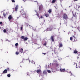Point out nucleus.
Instances as JSON below:
<instances>
[{
    "mask_svg": "<svg viewBox=\"0 0 80 80\" xmlns=\"http://www.w3.org/2000/svg\"><path fill=\"white\" fill-rule=\"evenodd\" d=\"M21 15H22V16L24 18H27V17H28V15L27 14V13H25L24 11H22L21 12Z\"/></svg>",
    "mask_w": 80,
    "mask_h": 80,
    "instance_id": "obj_1",
    "label": "nucleus"
},
{
    "mask_svg": "<svg viewBox=\"0 0 80 80\" xmlns=\"http://www.w3.org/2000/svg\"><path fill=\"white\" fill-rule=\"evenodd\" d=\"M63 18L64 19H65L66 20H67L68 19V15H67V14L64 13L63 16Z\"/></svg>",
    "mask_w": 80,
    "mask_h": 80,
    "instance_id": "obj_2",
    "label": "nucleus"
},
{
    "mask_svg": "<svg viewBox=\"0 0 80 80\" xmlns=\"http://www.w3.org/2000/svg\"><path fill=\"white\" fill-rule=\"evenodd\" d=\"M21 38H22V39H24V41H26L28 40V38H26V37L25 38L24 36H23L21 37Z\"/></svg>",
    "mask_w": 80,
    "mask_h": 80,
    "instance_id": "obj_3",
    "label": "nucleus"
},
{
    "mask_svg": "<svg viewBox=\"0 0 80 80\" xmlns=\"http://www.w3.org/2000/svg\"><path fill=\"white\" fill-rule=\"evenodd\" d=\"M74 53H75V54L77 53V54L78 55V56H80V52H78V51H77L74 50Z\"/></svg>",
    "mask_w": 80,
    "mask_h": 80,
    "instance_id": "obj_4",
    "label": "nucleus"
},
{
    "mask_svg": "<svg viewBox=\"0 0 80 80\" xmlns=\"http://www.w3.org/2000/svg\"><path fill=\"white\" fill-rule=\"evenodd\" d=\"M52 28H51V27H49V28H47L46 30V31H52Z\"/></svg>",
    "mask_w": 80,
    "mask_h": 80,
    "instance_id": "obj_5",
    "label": "nucleus"
},
{
    "mask_svg": "<svg viewBox=\"0 0 80 80\" xmlns=\"http://www.w3.org/2000/svg\"><path fill=\"white\" fill-rule=\"evenodd\" d=\"M18 5H17L16 6V7H15V11H17L18 10Z\"/></svg>",
    "mask_w": 80,
    "mask_h": 80,
    "instance_id": "obj_6",
    "label": "nucleus"
},
{
    "mask_svg": "<svg viewBox=\"0 0 80 80\" xmlns=\"http://www.w3.org/2000/svg\"><path fill=\"white\" fill-rule=\"evenodd\" d=\"M36 15H37V16H38L39 17V19H40V18H43V17L42 16H41V18H40V16H39V14L38 13H37Z\"/></svg>",
    "mask_w": 80,
    "mask_h": 80,
    "instance_id": "obj_7",
    "label": "nucleus"
},
{
    "mask_svg": "<svg viewBox=\"0 0 80 80\" xmlns=\"http://www.w3.org/2000/svg\"><path fill=\"white\" fill-rule=\"evenodd\" d=\"M51 39L52 42H54V36H52L51 37Z\"/></svg>",
    "mask_w": 80,
    "mask_h": 80,
    "instance_id": "obj_8",
    "label": "nucleus"
},
{
    "mask_svg": "<svg viewBox=\"0 0 80 80\" xmlns=\"http://www.w3.org/2000/svg\"><path fill=\"white\" fill-rule=\"evenodd\" d=\"M60 72H65V69H60Z\"/></svg>",
    "mask_w": 80,
    "mask_h": 80,
    "instance_id": "obj_9",
    "label": "nucleus"
},
{
    "mask_svg": "<svg viewBox=\"0 0 80 80\" xmlns=\"http://www.w3.org/2000/svg\"><path fill=\"white\" fill-rule=\"evenodd\" d=\"M41 70L40 69L36 71V72H37V73H38L39 74H40V73H41Z\"/></svg>",
    "mask_w": 80,
    "mask_h": 80,
    "instance_id": "obj_10",
    "label": "nucleus"
},
{
    "mask_svg": "<svg viewBox=\"0 0 80 80\" xmlns=\"http://www.w3.org/2000/svg\"><path fill=\"white\" fill-rule=\"evenodd\" d=\"M59 48H61L63 47V44L62 43H59Z\"/></svg>",
    "mask_w": 80,
    "mask_h": 80,
    "instance_id": "obj_11",
    "label": "nucleus"
},
{
    "mask_svg": "<svg viewBox=\"0 0 80 80\" xmlns=\"http://www.w3.org/2000/svg\"><path fill=\"white\" fill-rule=\"evenodd\" d=\"M7 72H8V71H7V70L5 69L3 72V73H4V74L7 73Z\"/></svg>",
    "mask_w": 80,
    "mask_h": 80,
    "instance_id": "obj_12",
    "label": "nucleus"
},
{
    "mask_svg": "<svg viewBox=\"0 0 80 80\" xmlns=\"http://www.w3.org/2000/svg\"><path fill=\"white\" fill-rule=\"evenodd\" d=\"M12 15H9L8 17L9 20H12Z\"/></svg>",
    "mask_w": 80,
    "mask_h": 80,
    "instance_id": "obj_13",
    "label": "nucleus"
},
{
    "mask_svg": "<svg viewBox=\"0 0 80 80\" xmlns=\"http://www.w3.org/2000/svg\"><path fill=\"white\" fill-rule=\"evenodd\" d=\"M23 48H21L20 50L19 51V52H21V53H23Z\"/></svg>",
    "mask_w": 80,
    "mask_h": 80,
    "instance_id": "obj_14",
    "label": "nucleus"
},
{
    "mask_svg": "<svg viewBox=\"0 0 80 80\" xmlns=\"http://www.w3.org/2000/svg\"><path fill=\"white\" fill-rule=\"evenodd\" d=\"M43 73L44 74H47V70H44L43 71Z\"/></svg>",
    "mask_w": 80,
    "mask_h": 80,
    "instance_id": "obj_15",
    "label": "nucleus"
},
{
    "mask_svg": "<svg viewBox=\"0 0 80 80\" xmlns=\"http://www.w3.org/2000/svg\"><path fill=\"white\" fill-rule=\"evenodd\" d=\"M45 16L47 18L48 17H49V14H45Z\"/></svg>",
    "mask_w": 80,
    "mask_h": 80,
    "instance_id": "obj_16",
    "label": "nucleus"
},
{
    "mask_svg": "<svg viewBox=\"0 0 80 80\" xmlns=\"http://www.w3.org/2000/svg\"><path fill=\"white\" fill-rule=\"evenodd\" d=\"M19 52H15L16 55H19Z\"/></svg>",
    "mask_w": 80,
    "mask_h": 80,
    "instance_id": "obj_17",
    "label": "nucleus"
},
{
    "mask_svg": "<svg viewBox=\"0 0 80 80\" xmlns=\"http://www.w3.org/2000/svg\"><path fill=\"white\" fill-rule=\"evenodd\" d=\"M23 28V25H22L21 26V30H22V28Z\"/></svg>",
    "mask_w": 80,
    "mask_h": 80,
    "instance_id": "obj_18",
    "label": "nucleus"
},
{
    "mask_svg": "<svg viewBox=\"0 0 80 80\" xmlns=\"http://www.w3.org/2000/svg\"><path fill=\"white\" fill-rule=\"evenodd\" d=\"M73 37L74 38V42H76V40H75V39H76V38H75V36H73Z\"/></svg>",
    "mask_w": 80,
    "mask_h": 80,
    "instance_id": "obj_19",
    "label": "nucleus"
},
{
    "mask_svg": "<svg viewBox=\"0 0 80 80\" xmlns=\"http://www.w3.org/2000/svg\"><path fill=\"white\" fill-rule=\"evenodd\" d=\"M7 71H10V68L8 67H7Z\"/></svg>",
    "mask_w": 80,
    "mask_h": 80,
    "instance_id": "obj_20",
    "label": "nucleus"
},
{
    "mask_svg": "<svg viewBox=\"0 0 80 80\" xmlns=\"http://www.w3.org/2000/svg\"><path fill=\"white\" fill-rule=\"evenodd\" d=\"M70 40L72 42V41L73 40V37H71L70 38Z\"/></svg>",
    "mask_w": 80,
    "mask_h": 80,
    "instance_id": "obj_21",
    "label": "nucleus"
},
{
    "mask_svg": "<svg viewBox=\"0 0 80 80\" xmlns=\"http://www.w3.org/2000/svg\"><path fill=\"white\" fill-rule=\"evenodd\" d=\"M56 0H53L52 1V3H54L55 2Z\"/></svg>",
    "mask_w": 80,
    "mask_h": 80,
    "instance_id": "obj_22",
    "label": "nucleus"
},
{
    "mask_svg": "<svg viewBox=\"0 0 80 80\" xmlns=\"http://www.w3.org/2000/svg\"><path fill=\"white\" fill-rule=\"evenodd\" d=\"M48 13H51L52 12V11H51V9H49L48 11Z\"/></svg>",
    "mask_w": 80,
    "mask_h": 80,
    "instance_id": "obj_23",
    "label": "nucleus"
},
{
    "mask_svg": "<svg viewBox=\"0 0 80 80\" xmlns=\"http://www.w3.org/2000/svg\"><path fill=\"white\" fill-rule=\"evenodd\" d=\"M3 16H4V17H5H5H6V14L3 13Z\"/></svg>",
    "mask_w": 80,
    "mask_h": 80,
    "instance_id": "obj_24",
    "label": "nucleus"
},
{
    "mask_svg": "<svg viewBox=\"0 0 80 80\" xmlns=\"http://www.w3.org/2000/svg\"><path fill=\"white\" fill-rule=\"evenodd\" d=\"M7 76L8 77H10V76H11V75H10V74H8Z\"/></svg>",
    "mask_w": 80,
    "mask_h": 80,
    "instance_id": "obj_25",
    "label": "nucleus"
},
{
    "mask_svg": "<svg viewBox=\"0 0 80 80\" xmlns=\"http://www.w3.org/2000/svg\"><path fill=\"white\" fill-rule=\"evenodd\" d=\"M3 32L4 33H6L7 32V30H6V29H4Z\"/></svg>",
    "mask_w": 80,
    "mask_h": 80,
    "instance_id": "obj_26",
    "label": "nucleus"
},
{
    "mask_svg": "<svg viewBox=\"0 0 80 80\" xmlns=\"http://www.w3.org/2000/svg\"><path fill=\"white\" fill-rule=\"evenodd\" d=\"M47 72H48V73H50L51 72V71H50V70H47Z\"/></svg>",
    "mask_w": 80,
    "mask_h": 80,
    "instance_id": "obj_27",
    "label": "nucleus"
},
{
    "mask_svg": "<svg viewBox=\"0 0 80 80\" xmlns=\"http://www.w3.org/2000/svg\"><path fill=\"white\" fill-rule=\"evenodd\" d=\"M18 43H16L15 44V46L17 47V46H18Z\"/></svg>",
    "mask_w": 80,
    "mask_h": 80,
    "instance_id": "obj_28",
    "label": "nucleus"
},
{
    "mask_svg": "<svg viewBox=\"0 0 80 80\" xmlns=\"http://www.w3.org/2000/svg\"><path fill=\"white\" fill-rule=\"evenodd\" d=\"M12 1L13 3H15V0H12Z\"/></svg>",
    "mask_w": 80,
    "mask_h": 80,
    "instance_id": "obj_29",
    "label": "nucleus"
},
{
    "mask_svg": "<svg viewBox=\"0 0 80 80\" xmlns=\"http://www.w3.org/2000/svg\"><path fill=\"white\" fill-rule=\"evenodd\" d=\"M47 45V43L46 42L44 44H43V45H44V46H45V45Z\"/></svg>",
    "mask_w": 80,
    "mask_h": 80,
    "instance_id": "obj_30",
    "label": "nucleus"
},
{
    "mask_svg": "<svg viewBox=\"0 0 80 80\" xmlns=\"http://www.w3.org/2000/svg\"><path fill=\"white\" fill-rule=\"evenodd\" d=\"M73 17H76V15L75 14H73Z\"/></svg>",
    "mask_w": 80,
    "mask_h": 80,
    "instance_id": "obj_31",
    "label": "nucleus"
},
{
    "mask_svg": "<svg viewBox=\"0 0 80 80\" xmlns=\"http://www.w3.org/2000/svg\"><path fill=\"white\" fill-rule=\"evenodd\" d=\"M0 25H2V24H3V22H0Z\"/></svg>",
    "mask_w": 80,
    "mask_h": 80,
    "instance_id": "obj_32",
    "label": "nucleus"
},
{
    "mask_svg": "<svg viewBox=\"0 0 80 80\" xmlns=\"http://www.w3.org/2000/svg\"><path fill=\"white\" fill-rule=\"evenodd\" d=\"M42 54H43L44 55H46V53H44L43 52H42Z\"/></svg>",
    "mask_w": 80,
    "mask_h": 80,
    "instance_id": "obj_33",
    "label": "nucleus"
},
{
    "mask_svg": "<svg viewBox=\"0 0 80 80\" xmlns=\"http://www.w3.org/2000/svg\"><path fill=\"white\" fill-rule=\"evenodd\" d=\"M72 73H70V75H72Z\"/></svg>",
    "mask_w": 80,
    "mask_h": 80,
    "instance_id": "obj_34",
    "label": "nucleus"
},
{
    "mask_svg": "<svg viewBox=\"0 0 80 80\" xmlns=\"http://www.w3.org/2000/svg\"><path fill=\"white\" fill-rule=\"evenodd\" d=\"M35 12H36L37 13H37V12L36 10H35Z\"/></svg>",
    "mask_w": 80,
    "mask_h": 80,
    "instance_id": "obj_35",
    "label": "nucleus"
},
{
    "mask_svg": "<svg viewBox=\"0 0 80 80\" xmlns=\"http://www.w3.org/2000/svg\"><path fill=\"white\" fill-rule=\"evenodd\" d=\"M74 0V1H78V0Z\"/></svg>",
    "mask_w": 80,
    "mask_h": 80,
    "instance_id": "obj_36",
    "label": "nucleus"
},
{
    "mask_svg": "<svg viewBox=\"0 0 80 80\" xmlns=\"http://www.w3.org/2000/svg\"><path fill=\"white\" fill-rule=\"evenodd\" d=\"M39 10H40V8H39Z\"/></svg>",
    "mask_w": 80,
    "mask_h": 80,
    "instance_id": "obj_37",
    "label": "nucleus"
},
{
    "mask_svg": "<svg viewBox=\"0 0 80 80\" xmlns=\"http://www.w3.org/2000/svg\"><path fill=\"white\" fill-rule=\"evenodd\" d=\"M28 75V73L27 74Z\"/></svg>",
    "mask_w": 80,
    "mask_h": 80,
    "instance_id": "obj_38",
    "label": "nucleus"
},
{
    "mask_svg": "<svg viewBox=\"0 0 80 80\" xmlns=\"http://www.w3.org/2000/svg\"><path fill=\"white\" fill-rule=\"evenodd\" d=\"M68 34L69 35V33H68Z\"/></svg>",
    "mask_w": 80,
    "mask_h": 80,
    "instance_id": "obj_39",
    "label": "nucleus"
},
{
    "mask_svg": "<svg viewBox=\"0 0 80 80\" xmlns=\"http://www.w3.org/2000/svg\"><path fill=\"white\" fill-rule=\"evenodd\" d=\"M14 12H15V11L14 10Z\"/></svg>",
    "mask_w": 80,
    "mask_h": 80,
    "instance_id": "obj_40",
    "label": "nucleus"
},
{
    "mask_svg": "<svg viewBox=\"0 0 80 80\" xmlns=\"http://www.w3.org/2000/svg\"><path fill=\"white\" fill-rule=\"evenodd\" d=\"M24 0H23V1Z\"/></svg>",
    "mask_w": 80,
    "mask_h": 80,
    "instance_id": "obj_41",
    "label": "nucleus"
}]
</instances>
